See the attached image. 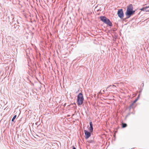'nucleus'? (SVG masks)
<instances>
[{
    "instance_id": "ddd939ff",
    "label": "nucleus",
    "mask_w": 149,
    "mask_h": 149,
    "mask_svg": "<svg viewBox=\"0 0 149 149\" xmlns=\"http://www.w3.org/2000/svg\"><path fill=\"white\" fill-rule=\"evenodd\" d=\"M138 100V98H136L135 99L134 101L133 102L132 104L131 105H132L134 103H135Z\"/></svg>"
},
{
    "instance_id": "2eb2a0df",
    "label": "nucleus",
    "mask_w": 149,
    "mask_h": 149,
    "mask_svg": "<svg viewBox=\"0 0 149 149\" xmlns=\"http://www.w3.org/2000/svg\"><path fill=\"white\" fill-rule=\"evenodd\" d=\"M146 7H147V10H149V11H146V12H149V6H146Z\"/></svg>"
},
{
    "instance_id": "0eeeda50",
    "label": "nucleus",
    "mask_w": 149,
    "mask_h": 149,
    "mask_svg": "<svg viewBox=\"0 0 149 149\" xmlns=\"http://www.w3.org/2000/svg\"><path fill=\"white\" fill-rule=\"evenodd\" d=\"M90 126L89 130L91 132H92L93 130V125L92 122L90 123Z\"/></svg>"
},
{
    "instance_id": "4be33fe9",
    "label": "nucleus",
    "mask_w": 149,
    "mask_h": 149,
    "mask_svg": "<svg viewBox=\"0 0 149 149\" xmlns=\"http://www.w3.org/2000/svg\"><path fill=\"white\" fill-rule=\"evenodd\" d=\"M115 84H117L118 83H115Z\"/></svg>"
},
{
    "instance_id": "1a4fd4ad",
    "label": "nucleus",
    "mask_w": 149,
    "mask_h": 149,
    "mask_svg": "<svg viewBox=\"0 0 149 149\" xmlns=\"http://www.w3.org/2000/svg\"><path fill=\"white\" fill-rule=\"evenodd\" d=\"M111 86H114V87H117V86H118V85H117V86H116V85H110L107 88V89H106V91H107V89L108 88H109Z\"/></svg>"
},
{
    "instance_id": "6ab92c4d",
    "label": "nucleus",
    "mask_w": 149,
    "mask_h": 149,
    "mask_svg": "<svg viewBox=\"0 0 149 149\" xmlns=\"http://www.w3.org/2000/svg\"><path fill=\"white\" fill-rule=\"evenodd\" d=\"M142 84H143V86H142L143 87V86H144V83H142Z\"/></svg>"
},
{
    "instance_id": "5701e85b",
    "label": "nucleus",
    "mask_w": 149,
    "mask_h": 149,
    "mask_svg": "<svg viewBox=\"0 0 149 149\" xmlns=\"http://www.w3.org/2000/svg\"><path fill=\"white\" fill-rule=\"evenodd\" d=\"M89 142H90V143H91V141H89Z\"/></svg>"
},
{
    "instance_id": "9b49d317",
    "label": "nucleus",
    "mask_w": 149,
    "mask_h": 149,
    "mask_svg": "<svg viewBox=\"0 0 149 149\" xmlns=\"http://www.w3.org/2000/svg\"><path fill=\"white\" fill-rule=\"evenodd\" d=\"M16 116H17L16 115H15L13 117V118L12 119V121L13 122L14 121V120L16 118Z\"/></svg>"
},
{
    "instance_id": "4468645a",
    "label": "nucleus",
    "mask_w": 149,
    "mask_h": 149,
    "mask_svg": "<svg viewBox=\"0 0 149 149\" xmlns=\"http://www.w3.org/2000/svg\"><path fill=\"white\" fill-rule=\"evenodd\" d=\"M135 12V10H133V9H132V10L131 13V15H133L134 14V13Z\"/></svg>"
},
{
    "instance_id": "20e7f679",
    "label": "nucleus",
    "mask_w": 149,
    "mask_h": 149,
    "mask_svg": "<svg viewBox=\"0 0 149 149\" xmlns=\"http://www.w3.org/2000/svg\"><path fill=\"white\" fill-rule=\"evenodd\" d=\"M117 14L118 16L120 18L123 19L124 17V13L122 9L119 10L118 11Z\"/></svg>"
},
{
    "instance_id": "6e6552de",
    "label": "nucleus",
    "mask_w": 149,
    "mask_h": 149,
    "mask_svg": "<svg viewBox=\"0 0 149 149\" xmlns=\"http://www.w3.org/2000/svg\"><path fill=\"white\" fill-rule=\"evenodd\" d=\"M147 7H145L140 9V10L141 11H144L146 12V11H149V10H147Z\"/></svg>"
},
{
    "instance_id": "f8f14e48",
    "label": "nucleus",
    "mask_w": 149,
    "mask_h": 149,
    "mask_svg": "<svg viewBox=\"0 0 149 149\" xmlns=\"http://www.w3.org/2000/svg\"><path fill=\"white\" fill-rule=\"evenodd\" d=\"M19 26L18 25H16L15 24L14 25V28L16 29H18L19 28Z\"/></svg>"
},
{
    "instance_id": "dca6fc26",
    "label": "nucleus",
    "mask_w": 149,
    "mask_h": 149,
    "mask_svg": "<svg viewBox=\"0 0 149 149\" xmlns=\"http://www.w3.org/2000/svg\"><path fill=\"white\" fill-rule=\"evenodd\" d=\"M36 124V125H39V124H38V122H36V124Z\"/></svg>"
},
{
    "instance_id": "7ed1b4c3",
    "label": "nucleus",
    "mask_w": 149,
    "mask_h": 149,
    "mask_svg": "<svg viewBox=\"0 0 149 149\" xmlns=\"http://www.w3.org/2000/svg\"><path fill=\"white\" fill-rule=\"evenodd\" d=\"M84 98L82 94L80 93L77 96V102L78 106L81 105L83 102Z\"/></svg>"
},
{
    "instance_id": "39448f33",
    "label": "nucleus",
    "mask_w": 149,
    "mask_h": 149,
    "mask_svg": "<svg viewBox=\"0 0 149 149\" xmlns=\"http://www.w3.org/2000/svg\"><path fill=\"white\" fill-rule=\"evenodd\" d=\"M8 38H10L9 39L10 40V42H12V45H15L17 42V40H15V38L10 36L8 37Z\"/></svg>"
},
{
    "instance_id": "423d86ee",
    "label": "nucleus",
    "mask_w": 149,
    "mask_h": 149,
    "mask_svg": "<svg viewBox=\"0 0 149 149\" xmlns=\"http://www.w3.org/2000/svg\"><path fill=\"white\" fill-rule=\"evenodd\" d=\"M84 132L85 134V138L87 139L91 135L90 132H89L87 130H84Z\"/></svg>"
},
{
    "instance_id": "a211bd4d",
    "label": "nucleus",
    "mask_w": 149,
    "mask_h": 149,
    "mask_svg": "<svg viewBox=\"0 0 149 149\" xmlns=\"http://www.w3.org/2000/svg\"><path fill=\"white\" fill-rule=\"evenodd\" d=\"M139 98V95H138V96L136 98H138V99Z\"/></svg>"
},
{
    "instance_id": "f03ea898",
    "label": "nucleus",
    "mask_w": 149,
    "mask_h": 149,
    "mask_svg": "<svg viewBox=\"0 0 149 149\" xmlns=\"http://www.w3.org/2000/svg\"><path fill=\"white\" fill-rule=\"evenodd\" d=\"M100 19L102 21L110 26H112L113 25L111 22L110 21L109 19L107 18L106 17L101 16L100 17Z\"/></svg>"
},
{
    "instance_id": "9d476101",
    "label": "nucleus",
    "mask_w": 149,
    "mask_h": 149,
    "mask_svg": "<svg viewBox=\"0 0 149 149\" xmlns=\"http://www.w3.org/2000/svg\"><path fill=\"white\" fill-rule=\"evenodd\" d=\"M127 126V124L125 123H123L122 124V127L123 128H125Z\"/></svg>"
},
{
    "instance_id": "412c9836",
    "label": "nucleus",
    "mask_w": 149,
    "mask_h": 149,
    "mask_svg": "<svg viewBox=\"0 0 149 149\" xmlns=\"http://www.w3.org/2000/svg\"><path fill=\"white\" fill-rule=\"evenodd\" d=\"M103 92H104V90H103Z\"/></svg>"
},
{
    "instance_id": "f3484780",
    "label": "nucleus",
    "mask_w": 149,
    "mask_h": 149,
    "mask_svg": "<svg viewBox=\"0 0 149 149\" xmlns=\"http://www.w3.org/2000/svg\"><path fill=\"white\" fill-rule=\"evenodd\" d=\"M73 148L72 149H76V148L74 147V146H72Z\"/></svg>"
},
{
    "instance_id": "f257e3e1",
    "label": "nucleus",
    "mask_w": 149,
    "mask_h": 149,
    "mask_svg": "<svg viewBox=\"0 0 149 149\" xmlns=\"http://www.w3.org/2000/svg\"><path fill=\"white\" fill-rule=\"evenodd\" d=\"M132 9H133V7L132 4H130L127 6L126 11L125 13L126 17L124 19H128L131 17V14Z\"/></svg>"
},
{
    "instance_id": "aec40b11",
    "label": "nucleus",
    "mask_w": 149,
    "mask_h": 149,
    "mask_svg": "<svg viewBox=\"0 0 149 149\" xmlns=\"http://www.w3.org/2000/svg\"><path fill=\"white\" fill-rule=\"evenodd\" d=\"M74 114H73L72 115V116H74Z\"/></svg>"
}]
</instances>
